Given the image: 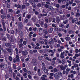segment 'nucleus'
<instances>
[{
    "label": "nucleus",
    "instance_id": "nucleus-1",
    "mask_svg": "<svg viewBox=\"0 0 80 80\" xmlns=\"http://www.w3.org/2000/svg\"><path fill=\"white\" fill-rule=\"evenodd\" d=\"M6 22H4V20H2V27L3 29L1 28H0V32H2V31H4L5 32L6 31V27L5 26V24Z\"/></svg>",
    "mask_w": 80,
    "mask_h": 80
},
{
    "label": "nucleus",
    "instance_id": "nucleus-2",
    "mask_svg": "<svg viewBox=\"0 0 80 80\" xmlns=\"http://www.w3.org/2000/svg\"><path fill=\"white\" fill-rule=\"evenodd\" d=\"M9 40L11 42H14L15 43L17 42V39L15 38H13L12 36H11V37L9 38Z\"/></svg>",
    "mask_w": 80,
    "mask_h": 80
},
{
    "label": "nucleus",
    "instance_id": "nucleus-3",
    "mask_svg": "<svg viewBox=\"0 0 80 80\" xmlns=\"http://www.w3.org/2000/svg\"><path fill=\"white\" fill-rule=\"evenodd\" d=\"M18 27L19 30H22L23 28V24L21 22H19L18 23Z\"/></svg>",
    "mask_w": 80,
    "mask_h": 80
},
{
    "label": "nucleus",
    "instance_id": "nucleus-4",
    "mask_svg": "<svg viewBox=\"0 0 80 80\" xmlns=\"http://www.w3.org/2000/svg\"><path fill=\"white\" fill-rule=\"evenodd\" d=\"M37 60L35 58L33 59L31 61V63L34 64V65H37Z\"/></svg>",
    "mask_w": 80,
    "mask_h": 80
},
{
    "label": "nucleus",
    "instance_id": "nucleus-5",
    "mask_svg": "<svg viewBox=\"0 0 80 80\" xmlns=\"http://www.w3.org/2000/svg\"><path fill=\"white\" fill-rule=\"evenodd\" d=\"M72 23H75L76 24H78V21L77 18H75L74 19H72Z\"/></svg>",
    "mask_w": 80,
    "mask_h": 80
},
{
    "label": "nucleus",
    "instance_id": "nucleus-6",
    "mask_svg": "<svg viewBox=\"0 0 80 80\" xmlns=\"http://www.w3.org/2000/svg\"><path fill=\"white\" fill-rule=\"evenodd\" d=\"M6 50L8 51V52L9 53L10 55H12L13 53V51L10 48H6Z\"/></svg>",
    "mask_w": 80,
    "mask_h": 80
},
{
    "label": "nucleus",
    "instance_id": "nucleus-7",
    "mask_svg": "<svg viewBox=\"0 0 80 80\" xmlns=\"http://www.w3.org/2000/svg\"><path fill=\"white\" fill-rule=\"evenodd\" d=\"M54 77L56 80H59L60 78V75L57 73L54 74Z\"/></svg>",
    "mask_w": 80,
    "mask_h": 80
},
{
    "label": "nucleus",
    "instance_id": "nucleus-8",
    "mask_svg": "<svg viewBox=\"0 0 80 80\" xmlns=\"http://www.w3.org/2000/svg\"><path fill=\"white\" fill-rule=\"evenodd\" d=\"M67 67V65H65L64 67L63 65L60 66V68L61 70H65Z\"/></svg>",
    "mask_w": 80,
    "mask_h": 80
},
{
    "label": "nucleus",
    "instance_id": "nucleus-9",
    "mask_svg": "<svg viewBox=\"0 0 80 80\" xmlns=\"http://www.w3.org/2000/svg\"><path fill=\"white\" fill-rule=\"evenodd\" d=\"M0 67L2 68L3 67V68H7V65H2V63H1V64H0Z\"/></svg>",
    "mask_w": 80,
    "mask_h": 80
},
{
    "label": "nucleus",
    "instance_id": "nucleus-10",
    "mask_svg": "<svg viewBox=\"0 0 80 80\" xmlns=\"http://www.w3.org/2000/svg\"><path fill=\"white\" fill-rule=\"evenodd\" d=\"M1 18L2 19V22H3V20H3L4 18H5V19H6V18H7V16H6V15H5V14L2 15L1 16Z\"/></svg>",
    "mask_w": 80,
    "mask_h": 80
},
{
    "label": "nucleus",
    "instance_id": "nucleus-11",
    "mask_svg": "<svg viewBox=\"0 0 80 80\" xmlns=\"http://www.w3.org/2000/svg\"><path fill=\"white\" fill-rule=\"evenodd\" d=\"M22 53L24 57H25L28 54V52L27 51H22Z\"/></svg>",
    "mask_w": 80,
    "mask_h": 80
},
{
    "label": "nucleus",
    "instance_id": "nucleus-12",
    "mask_svg": "<svg viewBox=\"0 0 80 80\" xmlns=\"http://www.w3.org/2000/svg\"><path fill=\"white\" fill-rule=\"evenodd\" d=\"M12 44V43L11 42H8V43L7 42H6L5 43V45L8 48L9 47V46H11V45Z\"/></svg>",
    "mask_w": 80,
    "mask_h": 80
},
{
    "label": "nucleus",
    "instance_id": "nucleus-13",
    "mask_svg": "<svg viewBox=\"0 0 80 80\" xmlns=\"http://www.w3.org/2000/svg\"><path fill=\"white\" fill-rule=\"evenodd\" d=\"M18 33L19 34L20 37H22V36L23 35V32L22 31L20 30L19 31Z\"/></svg>",
    "mask_w": 80,
    "mask_h": 80
},
{
    "label": "nucleus",
    "instance_id": "nucleus-14",
    "mask_svg": "<svg viewBox=\"0 0 80 80\" xmlns=\"http://www.w3.org/2000/svg\"><path fill=\"white\" fill-rule=\"evenodd\" d=\"M60 20V18L58 16H57L56 17V22L57 23H59Z\"/></svg>",
    "mask_w": 80,
    "mask_h": 80
},
{
    "label": "nucleus",
    "instance_id": "nucleus-15",
    "mask_svg": "<svg viewBox=\"0 0 80 80\" xmlns=\"http://www.w3.org/2000/svg\"><path fill=\"white\" fill-rule=\"evenodd\" d=\"M16 62H19L20 59H19V56L18 55H16Z\"/></svg>",
    "mask_w": 80,
    "mask_h": 80
},
{
    "label": "nucleus",
    "instance_id": "nucleus-16",
    "mask_svg": "<svg viewBox=\"0 0 80 80\" xmlns=\"http://www.w3.org/2000/svg\"><path fill=\"white\" fill-rule=\"evenodd\" d=\"M32 5L33 8H36V4L35 2L32 3Z\"/></svg>",
    "mask_w": 80,
    "mask_h": 80
},
{
    "label": "nucleus",
    "instance_id": "nucleus-17",
    "mask_svg": "<svg viewBox=\"0 0 80 80\" xmlns=\"http://www.w3.org/2000/svg\"><path fill=\"white\" fill-rule=\"evenodd\" d=\"M53 28H50L48 30V32L49 33H52V32H53Z\"/></svg>",
    "mask_w": 80,
    "mask_h": 80
},
{
    "label": "nucleus",
    "instance_id": "nucleus-18",
    "mask_svg": "<svg viewBox=\"0 0 80 80\" xmlns=\"http://www.w3.org/2000/svg\"><path fill=\"white\" fill-rule=\"evenodd\" d=\"M42 69L43 70V71L45 73H48V71L47 69V68H43Z\"/></svg>",
    "mask_w": 80,
    "mask_h": 80
},
{
    "label": "nucleus",
    "instance_id": "nucleus-19",
    "mask_svg": "<svg viewBox=\"0 0 80 80\" xmlns=\"http://www.w3.org/2000/svg\"><path fill=\"white\" fill-rule=\"evenodd\" d=\"M8 59L10 62H12V60H13V58H12V57L11 56H9L8 57Z\"/></svg>",
    "mask_w": 80,
    "mask_h": 80
},
{
    "label": "nucleus",
    "instance_id": "nucleus-20",
    "mask_svg": "<svg viewBox=\"0 0 80 80\" xmlns=\"http://www.w3.org/2000/svg\"><path fill=\"white\" fill-rule=\"evenodd\" d=\"M43 17L42 14H38V17L39 18H41V17Z\"/></svg>",
    "mask_w": 80,
    "mask_h": 80
},
{
    "label": "nucleus",
    "instance_id": "nucleus-21",
    "mask_svg": "<svg viewBox=\"0 0 80 80\" xmlns=\"http://www.w3.org/2000/svg\"><path fill=\"white\" fill-rule=\"evenodd\" d=\"M74 77V76H73V74H71V75H70L68 76V78H70V77H71V78H73Z\"/></svg>",
    "mask_w": 80,
    "mask_h": 80
},
{
    "label": "nucleus",
    "instance_id": "nucleus-22",
    "mask_svg": "<svg viewBox=\"0 0 80 80\" xmlns=\"http://www.w3.org/2000/svg\"><path fill=\"white\" fill-rule=\"evenodd\" d=\"M24 23H28V19H24L23 21Z\"/></svg>",
    "mask_w": 80,
    "mask_h": 80
},
{
    "label": "nucleus",
    "instance_id": "nucleus-23",
    "mask_svg": "<svg viewBox=\"0 0 80 80\" xmlns=\"http://www.w3.org/2000/svg\"><path fill=\"white\" fill-rule=\"evenodd\" d=\"M27 73H24L23 74V76L25 78H27Z\"/></svg>",
    "mask_w": 80,
    "mask_h": 80
},
{
    "label": "nucleus",
    "instance_id": "nucleus-24",
    "mask_svg": "<svg viewBox=\"0 0 80 80\" xmlns=\"http://www.w3.org/2000/svg\"><path fill=\"white\" fill-rule=\"evenodd\" d=\"M15 51H16V54H18L19 52H18V49L17 48H16L15 49Z\"/></svg>",
    "mask_w": 80,
    "mask_h": 80
},
{
    "label": "nucleus",
    "instance_id": "nucleus-25",
    "mask_svg": "<svg viewBox=\"0 0 80 80\" xmlns=\"http://www.w3.org/2000/svg\"><path fill=\"white\" fill-rule=\"evenodd\" d=\"M26 17H27V18H28V19H30V18H31V15H30V14L27 15H26Z\"/></svg>",
    "mask_w": 80,
    "mask_h": 80
},
{
    "label": "nucleus",
    "instance_id": "nucleus-26",
    "mask_svg": "<svg viewBox=\"0 0 80 80\" xmlns=\"http://www.w3.org/2000/svg\"><path fill=\"white\" fill-rule=\"evenodd\" d=\"M42 69L43 68H46V67H45V63L44 62H42Z\"/></svg>",
    "mask_w": 80,
    "mask_h": 80
},
{
    "label": "nucleus",
    "instance_id": "nucleus-27",
    "mask_svg": "<svg viewBox=\"0 0 80 80\" xmlns=\"http://www.w3.org/2000/svg\"><path fill=\"white\" fill-rule=\"evenodd\" d=\"M70 69L69 68H67L66 69V75H67L68 73V72L70 71Z\"/></svg>",
    "mask_w": 80,
    "mask_h": 80
},
{
    "label": "nucleus",
    "instance_id": "nucleus-28",
    "mask_svg": "<svg viewBox=\"0 0 80 80\" xmlns=\"http://www.w3.org/2000/svg\"><path fill=\"white\" fill-rule=\"evenodd\" d=\"M37 6L38 7L40 8V7H42V5L40 3H39L37 4Z\"/></svg>",
    "mask_w": 80,
    "mask_h": 80
},
{
    "label": "nucleus",
    "instance_id": "nucleus-29",
    "mask_svg": "<svg viewBox=\"0 0 80 80\" xmlns=\"http://www.w3.org/2000/svg\"><path fill=\"white\" fill-rule=\"evenodd\" d=\"M44 6L46 8H48L49 7V5L47 4H44Z\"/></svg>",
    "mask_w": 80,
    "mask_h": 80
},
{
    "label": "nucleus",
    "instance_id": "nucleus-30",
    "mask_svg": "<svg viewBox=\"0 0 80 80\" xmlns=\"http://www.w3.org/2000/svg\"><path fill=\"white\" fill-rule=\"evenodd\" d=\"M68 33H69V34H71L73 33H74V32L72 30H70L68 31Z\"/></svg>",
    "mask_w": 80,
    "mask_h": 80
},
{
    "label": "nucleus",
    "instance_id": "nucleus-31",
    "mask_svg": "<svg viewBox=\"0 0 80 80\" xmlns=\"http://www.w3.org/2000/svg\"><path fill=\"white\" fill-rule=\"evenodd\" d=\"M6 38L7 37H4L3 38H2V41H4V42L7 41Z\"/></svg>",
    "mask_w": 80,
    "mask_h": 80
},
{
    "label": "nucleus",
    "instance_id": "nucleus-32",
    "mask_svg": "<svg viewBox=\"0 0 80 80\" xmlns=\"http://www.w3.org/2000/svg\"><path fill=\"white\" fill-rule=\"evenodd\" d=\"M53 71L55 72H58V70L56 68H55L53 69Z\"/></svg>",
    "mask_w": 80,
    "mask_h": 80
},
{
    "label": "nucleus",
    "instance_id": "nucleus-33",
    "mask_svg": "<svg viewBox=\"0 0 80 80\" xmlns=\"http://www.w3.org/2000/svg\"><path fill=\"white\" fill-rule=\"evenodd\" d=\"M44 26L45 28H48V25L47 23H45L44 24Z\"/></svg>",
    "mask_w": 80,
    "mask_h": 80
},
{
    "label": "nucleus",
    "instance_id": "nucleus-34",
    "mask_svg": "<svg viewBox=\"0 0 80 80\" xmlns=\"http://www.w3.org/2000/svg\"><path fill=\"white\" fill-rule=\"evenodd\" d=\"M59 75H60V76H61V77H62V73L61 72H58V74Z\"/></svg>",
    "mask_w": 80,
    "mask_h": 80
},
{
    "label": "nucleus",
    "instance_id": "nucleus-35",
    "mask_svg": "<svg viewBox=\"0 0 80 80\" xmlns=\"http://www.w3.org/2000/svg\"><path fill=\"white\" fill-rule=\"evenodd\" d=\"M46 60H48V61H52V59H49V58H48V57H47L45 58Z\"/></svg>",
    "mask_w": 80,
    "mask_h": 80
},
{
    "label": "nucleus",
    "instance_id": "nucleus-36",
    "mask_svg": "<svg viewBox=\"0 0 80 80\" xmlns=\"http://www.w3.org/2000/svg\"><path fill=\"white\" fill-rule=\"evenodd\" d=\"M76 17H80V13L77 12L76 15Z\"/></svg>",
    "mask_w": 80,
    "mask_h": 80
},
{
    "label": "nucleus",
    "instance_id": "nucleus-37",
    "mask_svg": "<svg viewBox=\"0 0 80 80\" xmlns=\"http://www.w3.org/2000/svg\"><path fill=\"white\" fill-rule=\"evenodd\" d=\"M63 23L64 24H66V23H68V20H65L63 21Z\"/></svg>",
    "mask_w": 80,
    "mask_h": 80
},
{
    "label": "nucleus",
    "instance_id": "nucleus-38",
    "mask_svg": "<svg viewBox=\"0 0 80 80\" xmlns=\"http://www.w3.org/2000/svg\"><path fill=\"white\" fill-rule=\"evenodd\" d=\"M39 24L40 25H42L44 24V22L42 21H40L39 22Z\"/></svg>",
    "mask_w": 80,
    "mask_h": 80
},
{
    "label": "nucleus",
    "instance_id": "nucleus-39",
    "mask_svg": "<svg viewBox=\"0 0 80 80\" xmlns=\"http://www.w3.org/2000/svg\"><path fill=\"white\" fill-rule=\"evenodd\" d=\"M65 39L67 40V41H69L70 40V38L69 37H66L65 38Z\"/></svg>",
    "mask_w": 80,
    "mask_h": 80
},
{
    "label": "nucleus",
    "instance_id": "nucleus-40",
    "mask_svg": "<svg viewBox=\"0 0 80 80\" xmlns=\"http://www.w3.org/2000/svg\"><path fill=\"white\" fill-rule=\"evenodd\" d=\"M37 69H38V68L37 67L35 66L34 68V70L35 72H37Z\"/></svg>",
    "mask_w": 80,
    "mask_h": 80
},
{
    "label": "nucleus",
    "instance_id": "nucleus-41",
    "mask_svg": "<svg viewBox=\"0 0 80 80\" xmlns=\"http://www.w3.org/2000/svg\"><path fill=\"white\" fill-rule=\"evenodd\" d=\"M8 12H11V13H13V10H12V9H9Z\"/></svg>",
    "mask_w": 80,
    "mask_h": 80
},
{
    "label": "nucleus",
    "instance_id": "nucleus-42",
    "mask_svg": "<svg viewBox=\"0 0 80 80\" xmlns=\"http://www.w3.org/2000/svg\"><path fill=\"white\" fill-rule=\"evenodd\" d=\"M39 30H41V32H42V31H43V32H45V29H43V28H39Z\"/></svg>",
    "mask_w": 80,
    "mask_h": 80
},
{
    "label": "nucleus",
    "instance_id": "nucleus-43",
    "mask_svg": "<svg viewBox=\"0 0 80 80\" xmlns=\"http://www.w3.org/2000/svg\"><path fill=\"white\" fill-rule=\"evenodd\" d=\"M34 13H35V15H38V14L39 13H38V11H35Z\"/></svg>",
    "mask_w": 80,
    "mask_h": 80
},
{
    "label": "nucleus",
    "instance_id": "nucleus-44",
    "mask_svg": "<svg viewBox=\"0 0 80 80\" xmlns=\"http://www.w3.org/2000/svg\"><path fill=\"white\" fill-rule=\"evenodd\" d=\"M25 7H26V6L25 5H23L22 6V9H25Z\"/></svg>",
    "mask_w": 80,
    "mask_h": 80
},
{
    "label": "nucleus",
    "instance_id": "nucleus-45",
    "mask_svg": "<svg viewBox=\"0 0 80 80\" xmlns=\"http://www.w3.org/2000/svg\"><path fill=\"white\" fill-rule=\"evenodd\" d=\"M31 20H32L33 22H36V19H35L34 18H32L31 19Z\"/></svg>",
    "mask_w": 80,
    "mask_h": 80
},
{
    "label": "nucleus",
    "instance_id": "nucleus-46",
    "mask_svg": "<svg viewBox=\"0 0 80 80\" xmlns=\"http://www.w3.org/2000/svg\"><path fill=\"white\" fill-rule=\"evenodd\" d=\"M55 61H52V66H53V65H54V64H55Z\"/></svg>",
    "mask_w": 80,
    "mask_h": 80
},
{
    "label": "nucleus",
    "instance_id": "nucleus-47",
    "mask_svg": "<svg viewBox=\"0 0 80 80\" xmlns=\"http://www.w3.org/2000/svg\"><path fill=\"white\" fill-rule=\"evenodd\" d=\"M52 20L53 21H52V22L55 23V21L56 20V19H55V18H52Z\"/></svg>",
    "mask_w": 80,
    "mask_h": 80
},
{
    "label": "nucleus",
    "instance_id": "nucleus-48",
    "mask_svg": "<svg viewBox=\"0 0 80 80\" xmlns=\"http://www.w3.org/2000/svg\"><path fill=\"white\" fill-rule=\"evenodd\" d=\"M73 2V0H71L69 2V4H72Z\"/></svg>",
    "mask_w": 80,
    "mask_h": 80
},
{
    "label": "nucleus",
    "instance_id": "nucleus-49",
    "mask_svg": "<svg viewBox=\"0 0 80 80\" xmlns=\"http://www.w3.org/2000/svg\"><path fill=\"white\" fill-rule=\"evenodd\" d=\"M33 53H37V50L36 49H33L32 50Z\"/></svg>",
    "mask_w": 80,
    "mask_h": 80
},
{
    "label": "nucleus",
    "instance_id": "nucleus-50",
    "mask_svg": "<svg viewBox=\"0 0 80 80\" xmlns=\"http://www.w3.org/2000/svg\"><path fill=\"white\" fill-rule=\"evenodd\" d=\"M6 36H7V37L9 39V38H10V35H9V34H6Z\"/></svg>",
    "mask_w": 80,
    "mask_h": 80
},
{
    "label": "nucleus",
    "instance_id": "nucleus-51",
    "mask_svg": "<svg viewBox=\"0 0 80 80\" xmlns=\"http://www.w3.org/2000/svg\"><path fill=\"white\" fill-rule=\"evenodd\" d=\"M22 16H20L18 18V19L20 22H21L22 21Z\"/></svg>",
    "mask_w": 80,
    "mask_h": 80
},
{
    "label": "nucleus",
    "instance_id": "nucleus-52",
    "mask_svg": "<svg viewBox=\"0 0 80 80\" xmlns=\"http://www.w3.org/2000/svg\"><path fill=\"white\" fill-rule=\"evenodd\" d=\"M48 68L50 70H52V69L53 68V67H52V66H49Z\"/></svg>",
    "mask_w": 80,
    "mask_h": 80
},
{
    "label": "nucleus",
    "instance_id": "nucleus-53",
    "mask_svg": "<svg viewBox=\"0 0 80 80\" xmlns=\"http://www.w3.org/2000/svg\"><path fill=\"white\" fill-rule=\"evenodd\" d=\"M74 66L75 68H77V67H78V65L77 64H75Z\"/></svg>",
    "mask_w": 80,
    "mask_h": 80
},
{
    "label": "nucleus",
    "instance_id": "nucleus-54",
    "mask_svg": "<svg viewBox=\"0 0 80 80\" xmlns=\"http://www.w3.org/2000/svg\"><path fill=\"white\" fill-rule=\"evenodd\" d=\"M60 57H61V58H64V56H63V54H61Z\"/></svg>",
    "mask_w": 80,
    "mask_h": 80
},
{
    "label": "nucleus",
    "instance_id": "nucleus-55",
    "mask_svg": "<svg viewBox=\"0 0 80 80\" xmlns=\"http://www.w3.org/2000/svg\"><path fill=\"white\" fill-rule=\"evenodd\" d=\"M9 71L10 72V73H12V68H9Z\"/></svg>",
    "mask_w": 80,
    "mask_h": 80
},
{
    "label": "nucleus",
    "instance_id": "nucleus-56",
    "mask_svg": "<svg viewBox=\"0 0 80 80\" xmlns=\"http://www.w3.org/2000/svg\"><path fill=\"white\" fill-rule=\"evenodd\" d=\"M1 13V14H3V9H1L0 11Z\"/></svg>",
    "mask_w": 80,
    "mask_h": 80
},
{
    "label": "nucleus",
    "instance_id": "nucleus-57",
    "mask_svg": "<svg viewBox=\"0 0 80 80\" xmlns=\"http://www.w3.org/2000/svg\"><path fill=\"white\" fill-rule=\"evenodd\" d=\"M42 15V17H45L46 16H47L48 14L47 13H45V14L43 13Z\"/></svg>",
    "mask_w": 80,
    "mask_h": 80
},
{
    "label": "nucleus",
    "instance_id": "nucleus-58",
    "mask_svg": "<svg viewBox=\"0 0 80 80\" xmlns=\"http://www.w3.org/2000/svg\"><path fill=\"white\" fill-rule=\"evenodd\" d=\"M13 68H14V70H16V69H17V68H16V66H15V65L13 64Z\"/></svg>",
    "mask_w": 80,
    "mask_h": 80
},
{
    "label": "nucleus",
    "instance_id": "nucleus-59",
    "mask_svg": "<svg viewBox=\"0 0 80 80\" xmlns=\"http://www.w3.org/2000/svg\"><path fill=\"white\" fill-rule=\"evenodd\" d=\"M65 7H66V5H62L61 6V7L62 8H65Z\"/></svg>",
    "mask_w": 80,
    "mask_h": 80
},
{
    "label": "nucleus",
    "instance_id": "nucleus-60",
    "mask_svg": "<svg viewBox=\"0 0 80 80\" xmlns=\"http://www.w3.org/2000/svg\"><path fill=\"white\" fill-rule=\"evenodd\" d=\"M35 25L37 27H40L39 24L36 23Z\"/></svg>",
    "mask_w": 80,
    "mask_h": 80
},
{
    "label": "nucleus",
    "instance_id": "nucleus-61",
    "mask_svg": "<svg viewBox=\"0 0 80 80\" xmlns=\"http://www.w3.org/2000/svg\"><path fill=\"white\" fill-rule=\"evenodd\" d=\"M56 7L57 8H59L60 7V5L59 4H57L56 5Z\"/></svg>",
    "mask_w": 80,
    "mask_h": 80
},
{
    "label": "nucleus",
    "instance_id": "nucleus-62",
    "mask_svg": "<svg viewBox=\"0 0 80 80\" xmlns=\"http://www.w3.org/2000/svg\"><path fill=\"white\" fill-rule=\"evenodd\" d=\"M40 44H43L44 43V42L42 41H41L39 42Z\"/></svg>",
    "mask_w": 80,
    "mask_h": 80
},
{
    "label": "nucleus",
    "instance_id": "nucleus-63",
    "mask_svg": "<svg viewBox=\"0 0 80 80\" xmlns=\"http://www.w3.org/2000/svg\"><path fill=\"white\" fill-rule=\"evenodd\" d=\"M48 44H51L52 43H51V41H50V40L48 41Z\"/></svg>",
    "mask_w": 80,
    "mask_h": 80
},
{
    "label": "nucleus",
    "instance_id": "nucleus-64",
    "mask_svg": "<svg viewBox=\"0 0 80 80\" xmlns=\"http://www.w3.org/2000/svg\"><path fill=\"white\" fill-rule=\"evenodd\" d=\"M28 78L29 79H32V76L30 75H28Z\"/></svg>",
    "mask_w": 80,
    "mask_h": 80
}]
</instances>
